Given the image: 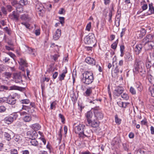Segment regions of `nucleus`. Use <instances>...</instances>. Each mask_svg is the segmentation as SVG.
<instances>
[{
  "mask_svg": "<svg viewBox=\"0 0 154 154\" xmlns=\"http://www.w3.org/2000/svg\"><path fill=\"white\" fill-rule=\"evenodd\" d=\"M83 77L82 79V82L85 84L89 85L94 80L93 74L91 72L86 71L83 74Z\"/></svg>",
  "mask_w": 154,
  "mask_h": 154,
  "instance_id": "obj_1",
  "label": "nucleus"
},
{
  "mask_svg": "<svg viewBox=\"0 0 154 154\" xmlns=\"http://www.w3.org/2000/svg\"><path fill=\"white\" fill-rule=\"evenodd\" d=\"M92 106H94V107L92 108V109H93L94 111V116L96 118L98 119V120L102 119L103 118V115L99 107L97 106H94V105Z\"/></svg>",
  "mask_w": 154,
  "mask_h": 154,
  "instance_id": "obj_2",
  "label": "nucleus"
},
{
  "mask_svg": "<svg viewBox=\"0 0 154 154\" xmlns=\"http://www.w3.org/2000/svg\"><path fill=\"white\" fill-rule=\"evenodd\" d=\"M84 42L85 44L94 45L95 42V40L94 34H89L84 38Z\"/></svg>",
  "mask_w": 154,
  "mask_h": 154,
  "instance_id": "obj_3",
  "label": "nucleus"
},
{
  "mask_svg": "<svg viewBox=\"0 0 154 154\" xmlns=\"http://www.w3.org/2000/svg\"><path fill=\"white\" fill-rule=\"evenodd\" d=\"M144 67V64L141 61H137L135 62V72L137 71L138 72H143Z\"/></svg>",
  "mask_w": 154,
  "mask_h": 154,
  "instance_id": "obj_4",
  "label": "nucleus"
},
{
  "mask_svg": "<svg viewBox=\"0 0 154 154\" xmlns=\"http://www.w3.org/2000/svg\"><path fill=\"white\" fill-rule=\"evenodd\" d=\"M17 116L14 114H11L5 117L4 119V122L8 124L11 123L14 120H15Z\"/></svg>",
  "mask_w": 154,
  "mask_h": 154,
  "instance_id": "obj_5",
  "label": "nucleus"
},
{
  "mask_svg": "<svg viewBox=\"0 0 154 154\" xmlns=\"http://www.w3.org/2000/svg\"><path fill=\"white\" fill-rule=\"evenodd\" d=\"M85 127V126L84 125L80 124L78 126L75 127V133L78 134L81 137Z\"/></svg>",
  "mask_w": 154,
  "mask_h": 154,
  "instance_id": "obj_6",
  "label": "nucleus"
},
{
  "mask_svg": "<svg viewBox=\"0 0 154 154\" xmlns=\"http://www.w3.org/2000/svg\"><path fill=\"white\" fill-rule=\"evenodd\" d=\"M92 136H93V131L92 130L89 128H87L85 127L81 137H84V136L89 137Z\"/></svg>",
  "mask_w": 154,
  "mask_h": 154,
  "instance_id": "obj_7",
  "label": "nucleus"
},
{
  "mask_svg": "<svg viewBox=\"0 0 154 154\" xmlns=\"http://www.w3.org/2000/svg\"><path fill=\"white\" fill-rule=\"evenodd\" d=\"M124 91V88L122 86L117 87L114 91L113 94L115 96H119L121 95Z\"/></svg>",
  "mask_w": 154,
  "mask_h": 154,
  "instance_id": "obj_8",
  "label": "nucleus"
},
{
  "mask_svg": "<svg viewBox=\"0 0 154 154\" xmlns=\"http://www.w3.org/2000/svg\"><path fill=\"white\" fill-rule=\"evenodd\" d=\"M112 66L114 68L113 70L114 72L116 73H119L120 72L121 73L122 72V69H120V66H119L117 65V63L114 61L112 62Z\"/></svg>",
  "mask_w": 154,
  "mask_h": 154,
  "instance_id": "obj_9",
  "label": "nucleus"
},
{
  "mask_svg": "<svg viewBox=\"0 0 154 154\" xmlns=\"http://www.w3.org/2000/svg\"><path fill=\"white\" fill-rule=\"evenodd\" d=\"M35 8L37 11L43 12L44 11L43 5L40 2H35Z\"/></svg>",
  "mask_w": 154,
  "mask_h": 154,
  "instance_id": "obj_10",
  "label": "nucleus"
},
{
  "mask_svg": "<svg viewBox=\"0 0 154 154\" xmlns=\"http://www.w3.org/2000/svg\"><path fill=\"white\" fill-rule=\"evenodd\" d=\"M14 81L16 83H20L22 81L21 77L19 73H16L14 74Z\"/></svg>",
  "mask_w": 154,
  "mask_h": 154,
  "instance_id": "obj_11",
  "label": "nucleus"
},
{
  "mask_svg": "<svg viewBox=\"0 0 154 154\" xmlns=\"http://www.w3.org/2000/svg\"><path fill=\"white\" fill-rule=\"evenodd\" d=\"M16 100L12 96H9L7 98L6 103L9 104L14 105L16 103Z\"/></svg>",
  "mask_w": 154,
  "mask_h": 154,
  "instance_id": "obj_12",
  "label": "nucleus"
},
{
  "mask_svg": "<svg viewBox=\"0 0 154 154\" xmlns=\"http://www.w3.org/2000/svg\"><path fill=\"white\" fill-rule=\"evenodd\" d=\"M94 88L93 87H89L88 88L84 93V95L86 97L90 96L92 93V91Z\"/></svg>",
  "mask_w": 154,
  "mask_h": 154,
  "instance_id": "obj_13",
  "label": "nucleus"
},
{
  "mask_svg": "<svg viewBox=\"0 0 154 154\" xmlns=\"http://www.w3.org/2000/svg\"><path fill=\"white\" fill-rule=\"evenodd\" d=\"M154 37V36L151 34H149L146 35V37L143 39V41L145 44L150 42L152 41Z\"/></svg>",
  "mask_w": 154,
  "mask_h": 154,
  "instance_id": "obj_14",
  "label": "nucleus"
},
{
  "mask_svg": "<svg viewBox=\"0 0 154 154\" xmlns=\"http://www.w3.org/2000/svg\"><path fill=\"white\" fill-rule=\"evenodd\" d=\"M61 35V30L59 29H57L53 35V38L55 40L58 39Z\"/></svg>",
  "mask_w": 154,
  "mask_h": 154,
  "instance_id": "obj_15",
  "label": "nucleus"
},
{
  "mask_svg": "<svg viewBox=\"0 0 154 154\" xmlns=\"http://www.w3.org/2000/svg\"><path fill=\"white\" fill-rule=\"evenodd\" d=\"M85 61L88 63L94 65H95V61L93 58L90 57H86L85 59Z\"/></svg>",
  "mask_w": 154,
  "mask_h": 154,
  "instance_id": "obj_16",
  "label": "nucleus"
},
{
  "mask_svg": "<svg viewBox=\"0 0 154 154\" xmlns=\"http://www.w3.org/2000/svg\"><path fill=\"white\" fill-rule=\"evenodd\" d=\"M89 125L93 128H96L98 126L99 124V122L97 119L95 120L94 119L93 121H91V123H88Z\"/></svg>",
  "mask_w": 154,
  "mask_h": 154,
  "instance_id": "obj_17",
  "label": "nucleus"
},
{
  "mask_svg": "<svg viewBox=\"0 0 154 154\" xmlns=\"http://www.w3.org/2000/svg\"><path fill=\"white\" fill-rule=\"evenodd\" d=\"M93 116V114L92 112L91 111H88L85 114V116L87 118V121L88 123H91V119Z\"/></svg>",
  "mask_w": 154,
  "mask_h": 154,
  "instance_id": "obj_18",
  "label": "nucleus"
},
{
  "mask_svg": "<svg viewBox=\"0 0 154 154\" xmlns=\"http://www.w3.org/2000/svg\"><path fill=\"white\" fill-rule=\"evenodd\" d=\"M67 71L66 69L63 70L62 73L59 75L58 77L59 80L62 81L64 79V78L66 76V74L67 73Z\"/></svg>",
  "mask_w": 154,
  "mask_h": 154,
  "instance_id": "obj_19",
  "label": "nucleus"
},
{
  "mask_svg": "<svg viewBox=\"0 0 154 154\" xmlns=\"http://www.w3.org/2000/svg\"><path fill=\"white\" fill-rule=\"evenodd\" d=\"M120 140L118 137H115L112 142V144L113 146H118L119 145Z\"/></svg>",
  "mask_w": 154,
  "mask_h": 154,
  "instance_id": "obj_20",
  "label": "nucleus"
},
{
  "mask_svg": "<svg viewBox=\"0 0 154 154\" xmlns=\"http://www.w3.org/2000/svg\"><path fill=\"white\" fill-rule=\"evenodd\" d=\"M30 127L34 131H38L41 128L40 125L38 123H35L31 125Z\"/></svg>",
  "mask_w": 154,
  "mask_h": 154,
  "instance_id": "obj_21",
  "label": "nucleus"
},
{
  "mask_svg": "<svg viewBox=\"0 0 154 154\" xmlns=\"http://www.w3.org/2000/svg\"><path fill=\"white\" fill-rule=\"evenodd\" d=\"M19 17V14L16 11H13L12 12V14L11 15L12 18L15 20H18Z\"/></svg>",
  "mask_w": 154,
  "mask_h": 154,
  "instance_id": "obj_22",
  "label": "nucleus"
},
{
  "mask_svg": "<svg viewBox=\"0 0 154 154\" xmlns=\"http://www.w3.org/2000/svg\"><path fill=\"white\" fill-rule=\"evenodd\" d=\"M30 139L29 142L30 145L35 146H38V142L35 138H32Z\"/></svg>",
  "mask_w": 154,
  "mask_h": 154,
  "instance_id": "obj_23",
  "label": "nucleus"
},
{
  "mask_svg": "<svg viewBox=\"0 0 154 154\" xmlns=\"http://www.w3.org/2000/svg\"><path fill=\"white\" fill-rule=\"evenodd\" d=\"M142 45L140 44H139L136 45L135 47V52L137 54H138L140 52L142 48Z\"/></svg>",
  "mask_w": 154,
  "mask_h": 154,
  "instance_id": "obj_24",
  "label": "nucleus"
},
{
  "mask_svg": "<svg viewBox=\"0 0 154 154\" xmlns=\"http://www.w3.org/2000/svg\"><path fill=\"white\" fill-rule=\"evenodd\" d=\"M18 62L19 64L21 66H23L25 67L27 66V63H26V61L23 58H20Z\"/></svg>",
  "mask_w": 154,
  "mask_h": 154,
  "instance_id": "obj_25",
  "label": "nucleus"
},
{
  "mask_svg": "<svg viewBox=\"0 0 154 154\" xmlns=\"http://www.w3.org/2000/svg\"><path fill=\"white\" fill-rule=\"evenodd\" d=\"M31 119L32 117L29 115L25 116L23 118V120L26 122H29L31 121Z\"/></svg>",
  "mask_w": 154,
  "mask_h": 154,
  "instance_id": "obj_26",
  "label": "nucleus"
},
{
  "mask_svg": "<svg viewBox=\"0 0 154 154\" xmlns=\"http://www.w3.org/2000/svg\"><path fill=\"white\" fill-rule=\"evenodd\" d=\"M118 105L120 107L125 108L128 104L127 103H124L121 101H119L117 102Z\"/></svg>",
  "mask_w": 154,
  "mask_h": 154,
  "instance_id": "obj_27",
  "label": "nucleus"
},
{
  "mask_svg": "<svg viewBox=\"0 0 154 154\" xmlns=\"http://www.w3.org/2000/svg\"><path fill=\"white\" fill-rule=\"evenodd\" d=\"M113 11H114L113 10H110L109 13L108 17H109V19L108 20V21L110 23H112V14H113Z\"/></svg>",
  "mask_w": 154,
  "mask_h": 154,
  "instance_id": "obj_28",
  "label": "nucleus"
},
{
  "mask_svg": "<svg viewBox=\"0 0 154 154\" xmlns=\"http://www.w3.org/2000/svg\"><path fill=\"white\" fill-rule=\"evenodd\" d=\"M28 50L29 53L32 55L33 56H35L36 51L35 49L29 48H28Z\"/></svg>",
  "mask_w": 154,
  "mask_h": 154,
  "instance_id": "obj_29",
  "label": "nucleus"
},
{
  "mask_svg": "<svg viewBox=\"0 0 154 154\" xmlns=\"http://www.w3.org/2000/svg\"><path fill=\"white\" fill-rule=\"evenodd\" d=\"M22 109L26 110L27 112L29 113H31V108L29 106L24 105H23Z\"/></svg>",
  "mask_w": 154,
  "mask_h": 154,
  "instance_id": "obj_30",
  "label": "nucleus"
},
{
  "mask_svg": "<svg viewBox=\"0 0 154 154\" xmlns=\"http://www.w3.org/2000/svg\"><path fill=\"white\" fill-rule=\"evenodd\" d=\"M149 92L150 93L151 96L154 97V83L153 85L150 86L149 88Z\"/></svg>",
  "mask_w": 154,
  "mask_h": 154,
  "instance_id": "obj_31",
  "label": "nucleus"
},
{
  "mask_svg": "<svg viewBox=\"0 0 154 154\" xmlns=\"http://www.w3.org/2000/svg\"><path fill=\"white\" fill-rule=\"evenodd\" d=\"M149 14L154 13V9L152 3H150L149 5Z\"/></svg>",
  "mask_w": 154,
  "mask_h": 154,
  "instance_id": "obj_32",
  "label": "nucleus"
},
{
  "mask_svg": "<svg viewBox=\"0 0 154 154\" xmlns=\"http://www.w3.org/2000/svg\"><path fill=\"white\" fill-rule=\"evenodd\" d=\"M136 85H135L136 87L138 89V90L140 91H141L142 90V86L140 83L139 82H137L136 83Z\"/></svg>",
  "mask_w": 154,
  "mask_h": 154,
  "instance_id": "obj_33",
  "label": "nucleus"
},
{
  "mask_svg": "<svg viewBox=\"0 0 154 154\" xmlns=\"http://www.w3.org/2000/svg\"><path fill=\"white\" fill-rule=\"evenodd\" d=\"M120 17H116L115 19V25L117 27H118L120 25Z\"/></svg>",
  "mask_w": 154,
  "mask_h": 154,
  "instance_id": "obj_34",
  "label": "nucleus"
},
{
  "mask_svg": "<svg viewBox=\"0 0 154 154\" xmlns=\"http://www.w3.org/2000/svg\"><path fill=\"white\" fill-rule=\"evenodd\" d=\"M3 75L5 78L9 79L11 78L12 74L10 72H5L3 73Z\"/></svg>",
  "mask_w": 154,
  "mask_h": 154,
  "instance_id": "obj_35",
  "label": "nucleus"
},
{
  "mask_svg": "<svg viewBox=\"0 0 154 154\" xmlns=\"http://www.w3.org/2000/svg\"><path fill=\"white\" fill-rule=\"evenodd\" d=\"M125 58L126 60L127 61H131L132 60L131 56L129 53L126 54Z\"/></svg>",
  "mask_w": 154,
  "mask_h": 154,
  "instance_id": "obj_36",
  "label": "nucleus"
},
{
  "mask_svg": "<svg viewBox=\"0 0 154 154\" xmlns=\"http://www.w3.org/2000/svg\"><path fill=\"white\" fill-rule=\"evenodd\" d=\"M27 0H20L19 1V4L22 6L27 5Z\"/></svg>",
  "mask_w": 154,
  "mask_h": 154,
  "instance_id": "obj_37",
  "label": "nucleus"
},
{
  "mask_svg": "<svg viewBox=\"0 0 154 154\" xmlns=\"http://www.w3.org/2000/svg\"><path fill=\"white\" fill-rule=\"evenodd\" d=\"M121 95V97L124 99L125 100H127L129 99V97L127 94L124 93L122 94Z\"/></svg>",
  "mask_w": 154,
  "mask_h": 154,
  "instance_id": "obj_38",
  "label": "nucleus"
},
{
  "mask_svg": "<svg viewBox=\"0 0 154 154\" xmlns=\"http://www.w3.org/2000/svg\"><path fill=\"white\" fill-rule=\"evenodd\" d=\"M21 19L23 21H26L28 19V16L27 14H24L21 15L20 17Z\"/></svg>",
  "mask_w": 154,
  "mask_h": 154,
  "instance_id": "obj_39",
  "label": "nucleus"
},
{
  "mask_svg": "<svg viewBox=\"0 0 154 154\" xmlns=\"http://www.w3.org/2000/svg\"><path fill=\"white\" fill-rule=\"evenodd\" d=\"M21 88V87L16 85H13L10 87V90H20Z\"/></svg>",
  "mask_w": 154,
  "mask_h": 154,
  "instance_id": "obj_40",
  "label": "nucleus"
},
{
  "mask_svg": "<svg viewBox=\"0 0 154 154\" xmlns=\"http://www.w3.org/2000/svg\"><path fill=\"white\" fill-rule=\"evenodd\" d=\"M118 39H117L111 45V47L112 48L114 49L116 48L118 43Z\"/></svg>",
  "mask_w": 154,
  "mask_h": 154,
  "instance_id": "obj_41",
  "label": "nucleus"
},
{
  "mask_svg": "<svg viewBox=\"0 0 154 154\" xmlns=\"http://www.w3.org/2000/svg\"><path fill=\"white\" fill-rule=\"evenodd\" d=\"M32 133H33V131H29L27 132V135L28 136V137L30 139L32 138Z\"/></svg>",
  "mask_w": 154,
  "mask_h": 154,
  "instance_id": "obj_42",
  "label": "nucleus"
},
{
  "mask_svg": "<svg viewBox=\"0 0 154 154\" xmlns=\"http://www.w3.org/2000/svg\"><path fill=\"white\" fill-rule=\"evenodd\" d=\"M20 102L23 104H27L29 103L30 101L28 99H25L21 100L20 101Z\"/></svg>",
  "mask_w": 154,
  "mask_h": 154,
  "instance_id": "obj_43",
  "label": "nucleus"
},
{
  "mask_svg": "<svg viewBox=\"0 0 154 154\" xmlns=\"http://www.w3.org/2000/svg\"><path fill=\"white\" fill-rule=\"evenodd\" d=\"M57 104L54 101L52 102L51 104L50 108L51 109H55L56 108V106Z\"/></svg>",
  "mask_w": 154,
  "mask_h": 154,
  "instance_id": "obj_44",
  "label": "nucleus"
},
{
  "mask_svg": "<svg viewBox=\"0 0 154 154\" xmlns=\"http://www.w3.org/2000/svg\"><path fill=\"white\" fill-rule=\"evenodd\" d=\"M4 135L5 137L6 138L7 140H11V136L7 132H5L4 134Z\"/></svg>",
  "mask_w": 154,
  "mask_h": 154,
  "instance_id": "obj_45",
  "label": "nucleus"
},
{
  "mask_svg": "<svg viewBox=\"0 0 154 154\" xmlns=\"http://www.w3.org/2000/svg\"><path fill=\"white\" fill-rule=\"evenodd\" d=\"M140 37H142L145 35L146 33V31L144 29H142L140 31Z\"/></svg>",
  "mask_w": 154,
  "mask_h": 154,
  "instance_id": "obj_46",
  "label": "nucleus"
},
{
  "mask_svg": "<svg viewBox=\"0 0 154 154\" xmlns=\"http://www.w3.org/2000/svg\"><path fill=\"white\" fill-rule=\"evenodd\" d=\"M16 10L17 12H22L23 11V8H22V6H20L19 7L18 6L16 7Z\"/></svg>",
  "mask_w": 154,
  "mask_h": 154,
  "instance_id": "obj_47",
  "label": "nucleus"
},
{
  "mask_svg": "<svg viewBox=\"0 0 154 154\" xmlns=\"http://www.w3.org/2000/svg\"><path fill=\"white\" fill-rule=\"evenodd\" d=\"M148 80L151 84H152L154 83V79L151 75H150V76H149L148 77Z\"/></svg>",
  "mask_w": 154,
  "mask_h": 154,
  "instance_id": "obj_48",
  "label": "nucleus"
},
{
  "mask_svg": "<svg viewBox=\"0 0 154 154\" xmlns=\"http://www.w3.org/2000/svg\"><path fill=\"white\" fill-rule=\"evenodd\" d=\"M115 119L116 123L119 125L121 122V119L118 118L117 116V115L115 116Z\"/></svg>",
  "mask_w": 154,
  "mask_h": 154,
  "instance_id": "obj_49",
  "label": "nucleus"
},
{
  "mask_svg": "<svg viewBox=\"0 0 154 154\" xmlns=\"http://www.w3.org/2000/svg\"><path fill=\"white\" fill-rule=\"evenodd\" d=\"M11 57H12L14 60V58L16 57L15 55L11 52H8L7 53Z\"/></svg>",
  "mask_w": 154,
  "mask_h": 154,
  "instance_id": "obj_50",
  "label": "nucleus"
},
{
  "mask_svg": "<svg viewBox=\"0 0 154 154\" xmlns=\"http://www.w3.org/2000/svg\"><path fill=\"white\" fill-rule=\"evenodd\" d=\"M59 19L60 23L63 25L64 23V18L63 17H59Z\"/></svg>",
  "mask_w": 154,
  "mask_h": 154,
  "instance_id": "obj_51",
  "label": "nucleus"
},
{
  "mask_svg": "<svg viewBox=\"0 0 154 154\" xmlns=\"http://www.w3.org/2000/svg\"><path fill=\"white\" fill-rule=\"evenodd\" d=\"M10 60V59L9 57H6L3 59V61L5 63H8Z\"/></svg>",
  "mask_w": 154,
  "mask_h": 154,
  "instance_id": "obj_52",
  "label": "nucleus"
},
{
  "mask_svg": "<svg viewBox=\"0 0 154 154\" xmlns=\"http://www.w3.org/2000/svg\"><path fill=\"white\" fill-rule=\"evenodd\" d=\"M91 27V23L89 22L88 23L86 26V30L89 31H90Z\"/></svg>",
  "mask_w": 154,
  "mask_h": 154,
  "instance_id": "obj_53",
  "label": "nucleus"
},
{
  "mask_svg": "<svg viewBox=\"0 0 154 154\" xmlns=\"http://www.w3.org/2000/svg\"><path fill=\"white\" fill-rule=\"evenodd\" d=\"M46 147L48 149L50 152H51V151L52 147L49 142H48V144L46 145Z\"/></svg>",
  "mask_w": 154,
  "mask_h": 154,
  "instance_id": "obj_54",
  "label": "nucleus"
},
{
  "mask_svg": "<svg viewBox=\"0 0 154 154\" xmlns=\"http://www.w3.org/2000/svg\"><path fill=\"white\" fill-rule=\"evenodd\" d=\"M1 10L4 14L5 15L7 14V12L6 9L5 7H2L1 8Z\"/></svg>",
  "mask_w": 154,
  "mask_h": 154,
  "instance_id": "obj_55",
  "label": "nucleus"
},
{
  "mask_svg": "<svg viewBox=\"0 0 154 154\" xmlns=\"http://www.w3.org/2000/svg\"><path fill=\"white\" fill-rule=\"evenodd\" d=\"M21 24L25 26L27 28H29L30 25L29 23L25 22H22Z\"/></svg>",
  "mask_w": 154,
  "mask_h": 154,
  "instance_id": "obj_56",
  "label": "nucleus"
},
{
  "mask_svg": "<svg viewBox=\"0 0 154 154\" xmlns=\"http://www.w3.org/2000/svg\"><path fill=\"white\" fill-rule=\"evenodd\" d=\"M6 108L3 106H0V112H3L5 111Z\"/></svg>",
  "mask_w": 154,
  "mask_h": 154,
  "instance_id": "obj_57",
  "label": "nucleus"
},
{
  "mask_svg": "<svg viewBox=\"0 0 154 154\" xmlns=\"http://www.w3.org/2000/svg\"><path fill=\"white\" fill-rule=\"evenodd\" d=\"M129 91L132 94H135V90L134 88L132 86L131 87Z\"/></svg>",
  "mask_w": 154,
  "mask_h": 154,
  "instance_id": "obj_58",
  "label": "nucleus"
},
{
  "mask_svg": "<svg viewBox=\"0 0 154 154\" xmlns=\"http://www.w3.org/2000/svg\"><path fill=\"white\" fill-rule=\"evenodd\" d=\"M11 154H18L17 151L16 149H11Z\"/></svg>",
  "mask_w": 154,
  "mask_h": 154,
  "instance_id": "obj_59",
  "label": "nucleus"
},
{
  "mask_svg": "<svg viewBox=\"0 0 154 154\" xmlns=\"http://www.w3.org/2000/svg\"><path fill=\"white\" fill-rule=\"evenodd\" d=\"M35 34L36 36L39 35L40 34V30L39 29H36L35 30Z\"/></svg>",
  "mask_w": 154,
  "mask_h": 154,
  "instance_id": "obj_60",
  "label": "nucleus"
},
{
  "mask_svg": "<svg viewBox=\"0 0 154 154\" xmlns=\"http://www.w3.org/2000/svg\"><path fill=\"white\" fill-rule=\"evenodd\" d=\"M5 66L3 64L0 65V71H3L5 70Z\"/></svg>",
  "mask_w": 154,
  "mask_h": 154,
  "instance_id": "obj_61",
  "label": "nucleus"
},
{
  "mask_svg": "<svg viewBox=\"0 0 154 154\" xmlns=\"http://www.w3.org/2000/svg\"><path fill=\"white\" fill-rule=\"evenodd\" d=\"M35 131H33V133H32V138H36L38 135L36 132Z\"/></svg>",
  "mask_w": 154,
  "mask_h": 154,
  "instance_id": "obj_62",
  "label": "nucleus"
},
{
  "mask_svg": "<svg viewBox=\"0 0 154 154\" xmlns=\"http://www.w3.org/2000/svg\"><path fill=\"white\" fill-rule=\"evenodd\" d=\"M126 29L125 28H123L122 29V31L121 33V35H120L121 37L122 38V37L124 35V34H125V32L126 31Z\"/></svg>",
  "mask_w": 154,
  "mask_h": 154,
  "instance_id": "obj_63",
  "label": "nucleus"
},
{
  "mask_svg": "<svg viewBox=\"0 0 154 154\" xmlns=\"http://www.w3.org/2000/svg\"><path fill=\"white\" fill-rule=\"evenodd\" d=\"M58 73L57 72H54L53 74V78L54 79H56Z\"/></svg>",
  "mask_w": 154,
  "mask_h": 154,
  "instance_id": "obj_64",
  "label": "nucleus"
}]
</instances>
